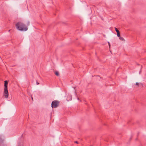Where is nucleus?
Segmentation results:
<instances>
[{"instance_id":"1","label":"nucleus","mask_w":146,"mask_h":146,"mask_svg":"<svg viewBox=\"0 0 146 146\" xmlns=\"http://www.w3.org/2000/svg\"><path fill=\"white\" fill-rule=\"evenodd\" d=\"M17 29L19 30L26 31L28 29L25 25L21 22H17L15 25Z\"/></svg>"},{"instance_id":"2","label":"nucleus","mask_w":146,"mask_h":146,"mask_svg":"<svg viewBox=\"0 0 146 146\" xmlns=\"http://www.w3.org/2000/svg\"><path fill=\"white\" fill-rule=\"evenodd\" d=\"M4 96L5 98H7L8 97L9 94L7 90V85L8 84V82L7 80H6L4 82Z\"/></svg>"},{"instance_id":"3","label":"nucleus","mask_w":146,"mask_h":146,"mask_svg":"<svg viewBox=\"0 0 146 146\" xmlns=\"http://www.w3.org/2000/svg\"><path fill=\"white\" fill-rule=\"evenodd\" d=\"M59 102L57 100H55L52 102L51 104V107L52 108H56L59 105Z\"/></svg>"},{"instance_id":"4","label":"nucleus","mask_w":146,"mask_h":146,"mask_svg":"<svg viewBox=\"0 0 146 146\" xmlns=\"http://www.w3.org/2000/svg\"><path fill=\"white\" fill-rule=\"evenodd\" d=\"M72 97L70 95H68L67 98V101H69L72 100Z\"/></svg>"},{"instance_id":"5","label":"nucleus","mask_w":146,"mask_h":146,"mask_svg":"<svg viewBox=\"0 0 146 146\" xmlns=\"http://www.w3.org/2000/svg\"><path fill=\"white\" fill-rule=\"evenodd\" d=\"M3 142V139L1 137H0V146H1V144Z\"/></svg>"},{"instance_id":"6","label":"nucleus","mask_w":146,"mask_h":146,"mask_svg":"<svg viewBox=\"0 0 146 146\" xmlns=\"http://www.w3.org/2000/svg\"><path fill=\"white\" fill-rule=\"evenodd\" d=\"M55 75L57 76H58L59 75L58 72L57 71L55 72Z\"/></svg>"},{"instance_id":"7","label":"nucleus","mask_w":146,"mask_h":146,"mask_svg":"<svg viewBox=\"0 0 146 146\" xmlns=\"http://www.w3.org/2000/svg\"><path fill=\"white\" fill-rule=\"evenodd\" d=\"M119 38L121 41H123L124 40L123 38L122 37H121L120 36V37H119Z\"/></svg>"},{"instance_id":"8","label":"nucleus","mask_w":146,"mask_h":146,"mask_svg":"<svg viewBox=\"0 0 146 146\" xmlns=\"http://www.w3.org/2000/svg\"><path fill=\"white\" fill-rule=\"evenodd\" d=\"M117 33V36L119 37H120V32Z\"/></svg>"},{"instance_id":"9","label":"nucleus","mask_w":146,"mask_h":146,"mask_svg":"<svg viewBox=\"0 0 146 146\" xmlns=\"http://www.w3.org/2000/svg\"><path fill=\"white\" fill-rule=\"evenodd\" d=\"M115 29L117 33L119 32V31L118 30V29L117 28H115Z\"/></svg>"},{"instance_id":"10","label":"nucleus","mask_w":146,"mask_h":146,"mask_svg":"<svg viewBox=\"0 0 146 146\" xmlns=\"http://www.w3.org/2000/svg\"><path fill=\"white\" fill-rule=\"evenodd\" d=\"M108 44H109V47L110 48V43L109 42H108Z\"/></svg>"},{"instance_id":"11","label":"nucleus","mask_w":146,"mask_h":146,"mask_svg":"<svg viewBox=\"0 0 146 146\" xmlns=\"http://www.w3.org/2000/svg\"><path fill=\"white\" fill-rule=\"evenodd\" d=\"M136 85H138L139 84V83L138 82H136Z\"/></svg>"},{"instance_id":"12","label":"nucleus","mask_w":146,"mask_h":146,"mask_svg":"<svg viewBox=\"0 0 146 146\" xmlns=\"http://www.w3.org/2000/svg\"><path fill=\"white\" fill-rule=\"evenodd\" d=\"M74 143H77V144H78V142L77 141H75L74 142Z\"/></svg>"},{"instance_id":"13","label":"nucleus","mask_w":146,"mask_h":146,"mask_svg":"<svg viewBox=\"0 0 146 146\" xmlns=\"http://www.w3.org/2000/svg\"><path fill=\"white\" fill-rule=\"evenodd\" d=\"M39 84V83L37 81L36 82V84L38 85Z\"/></svg>"},{"instance_id":"14","label":"nucleus","mask_w":146,"mask_h":146,"mask_svg":"<svg viewBox=\"0 0 146 146\" xmlns=\"http://www.w3.org/2000/svg\"><path fill=\"white\" fill-rule=\"evenodd\" d=\"M78 100H79V98H78Z\"/></svg>"},{"instance_id":"15","label":"nucleus","mask_w":146,"mask_h":146,"mask_svg":"<svg viewBox=\"0 0 146 146\" xmlns=\"http://www.w3.org/2000/svg\"><path fill=\"white\" fill-rule=\"evenodd\" d=\"M10 30H9V32H10Z\"/></svg>"},{"instance_id":"16","label":"nucleus","mask_w":146,"mask_h":146,"mask_svg":"<svg viewBox=\"0 0 146 146\" xmlns=\"http://www.w3.org/2000/svg\"><path fill=\"white\" fill-rule=\"evenodd\" d=\"M32 99L33 100V98L32 97Z\"/></svg>"}]
</instances>
